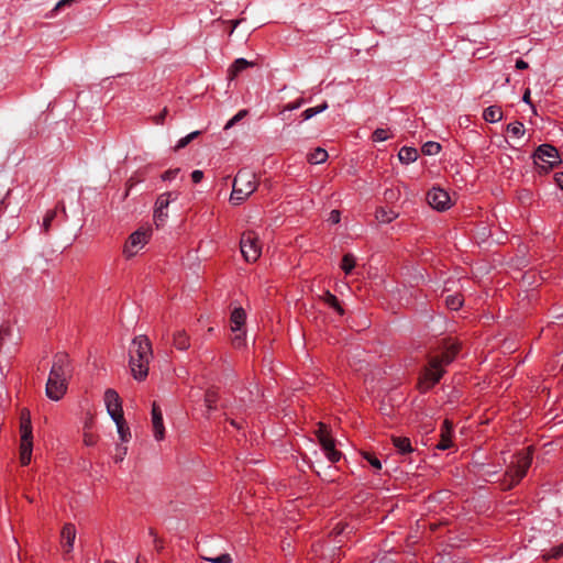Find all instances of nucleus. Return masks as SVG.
<instances>
[{
    "label": "nucleus",
    "mask_w": 563,
    "mask_h": 563,
    "mask_svg": "<svg viewBox=\"0 0 563 563\" xmlns=\"http://www.w3.org/2000/svg\"><path fill=\"white\" fill-rule=\"evenodd\" d=\"M461 350V344L456 340H449L445 350L441 355L430 358L428 367H426L422 377L419 380V388L426 393L438 384L444 374V367L451 364Z\"/></svg>",
    "instance_id": "nucleus-1"
},
{
    "label": "nucleus",
    "mask_w": 563,
    "mask_h": 563,
    "mask_svg": "<svg viewBox=\"0 0 563 563\" xmlns=\"http://www.w3.org/2000/svg\"><path fill=\"white\" fill-rule=\"evenodd\" d=\"M70 375L71 368L68 355L64 353L56 354L46 383V396L54 401L62 399L67 391Z\"/></svg>",
    "instance_id": "nucleus-2"
},
{
    "label": "nucleus",
    "mask_w": 563,
    "mask_h": 563,
    "mask_svg": "<svg viewBox=\"0 0 563 563\" xmlns=\"http://www.w3.org/2000/svg\"><path fill=\"white\" fill-rule=\"evenodd\" d=\"M129 365L136 380H144L148 374V365L153 357L152 344L146 335H137L132 340L129 350Z\"/></svg>",
    "instance_id": "nucleus-3"
},
{
    "label": "nucleus",
    "mask_w": 563,
    "mask_h": 563,
    "mask_svg": "<svg viewBox=\"0 0 563 563\" xmlns=\"http://www.w3.org/2000/svg\"><path fill=\"white\" fill-rule=\"evenodd\" d=\"M532 462L530 448L517 453L505 474V488L510 489L517 485L527 474Z\"/></svg>",
    "instance_id": "nucleus-4"
},
{
    "label": "nucleus",
    "mask_w": 563,
    "mask_h": 563,
    "mask_svg": "<svg viewBox=\"0 0 563 563\" xmlns=\"http://www.w3.org/2000/svg\"><path fill=\"white\" fill-rule=\"evenodd\" d=\"M20 461L23 466L31 462L33 451V429L30 410L23 408L20 413Z\"/></svg>",
    "instance_id": "nucleus-5"
},
{
    "label": "nucleus",
    "mask_w": 563,
    "mask_h": 563,
    "mask_svg": "<svg viewBox=\"0 0 563 563\" xmlns=\"http://www.w3.org/2000/svg\"><path fill=\"white\" fill-rule=\"evenodd\" d=\"M536 166L548 173L561 163L559 151L551 144H541L533 154Z\"/></svg>",
    "instance_id": "nucleus-6"
},
{
    "label": "nucleus",
    "mask_w": 563,
    "mask_h": 563,
    "mask_svg": "<svg viewBox=\"0 0 563 563\" xmlns=\"http://www.w3.org/2000/svg\"><path fill=\"white\" fill-rule=\"evenodd\" d=\"M314 433L329 462H339L342 453L335 449V440L331 437L328 426L319 422Z\"/></svg>",
    "instance_id": "nucleus-7"
},
{
    "label": "nucleus",
    "mask_w": 563,
    "mask_h": 563,
    "mask_svg": "<svg viewBox=\"0 0 563 563\" xmlns=\"http://www.w3.org/2000/svg\"><path fill=\"white\" fill-rule=\"evenodd\" d=\"M240 249L246 262H256L262 254V245L257 233L254 231L244 232L240 240Z\"/></svg>",
    "instance_id": "nucleus-8"
},
{
    "label": "nucleus",
    "mask_w": 563,
    "mask_h": 563,
    "mask_svg": "<svg viewBox=\"0 0 563 563\" xmlns=\"http://www.w3.org/2000/svg\"><path fill=\"white\" fill-rule=\"evenodd\" d=\"M151 230L139 229L134 231L128 239L123 247V254L126 258L135 256L150 241Z\"/></svg>",
    "instance_id": "nucleus-9"
},
{
    "label": "nucleus",
    "mask_w": 563,
    "mask_h": 563,
    "mask_svg": "<svg viewBox=\"0 0 563 563\" xmlns=\"http://www.w3.org/2000/svg\"><path fill=\"white\" fill-rule=\"evenodd\" d=\"M261 390L257 384L251 383L247 388L241 389L238 399H235V408L246 411L253 408L261 399Z\"/></svg>",
    "instance_id": "nucleus-10"
},
{
    "label": "nucleus",
    "mask_w": 563,
    "mask_h": 563,
    "mask_svg": "<svg viewBox=\"0 0 563 563\" xmlns=\"http://www.w3.org/2000/svg\"><path fill=\"white\" fill-rule=\"evenodd\" d=\"M178 196V192L167 191L157 197L154 209V222L157 228L166 222L168 218L167 208L172 201L177 200Z\"/></svg>",
    "instance_id": "nucleus-11"
},
{
    "label": "nucleus",
    "mask_w": 563,
    "mask_h": 563,
    "mask_svg": "<svg viewBox=\"0 0 563 563\" xmlns=\"http://www.w3.org/2000/svg\"><path fill=\"white\" fill-rule=\"evenodd\" d=\"M103 399L107 411L112 420L122 419L124 417L120 396L114 389L108 388L104 391Z\"/></svg>",
    "instance_id": "nucleus-12"
},
{
    "label": "nucleus",
    "mask_w": 563,
    "mask_h": 563,
    "mask_svg": "<svg viewBox=\"0 0 563 563\" xmlns=\"http://www.w3.org/2000/svg\"><path fill=\"white\" fill-rule=\"evenodd\" d=\"M428 203L438 211H445L451 207V198L449 194L441 189L433 187L427 194Z\"/></svg>",
    "instance_id": "nucleus-13"
},
{
    "label": "nucleus",
    "mask_w": 563,
    "mask_h": 563,
    "mask_svg": "<svg viewBox=\"0 0 563 563\" xmlns=\"http://www.w3.org/2000/svg\"><path fill=\"white\" fill-rule=\"evenodd\" d=\"M233 183L250 195H252L257 189L255 173L246 168L240 169L238 172Z\"/></svg>",
    "instance_id": "nucleus-14"
},
{
    "label": "nucleus",
    "mask_w": 563,
    "mask_h": 563,
    "mask_svg": "<svg viewBox=\"0 0 563 563\" xmlns=\"http://www.w3.org/2000/svg\"><path fill=\"white\" fill-rule=\"evenodd\" d=\"M152 426L154 438L157 441H162L165 437V427L163 422V413L159 406L156 402L152 405Z\"/></svg>",
    "instance_id": "nucleus-15"
},
{
    "label": "nucleus",
    "mask_w": 563,
    "mask_h": 563,
    "mask_svg": "<svg viewBox=\"0 0 563 563\" xmlns=\"http://www.w3.org/2000/svg\"><path fill=\"white\" fill-rule=\"evenodd\" d=\"M62 544L66 553L71 552L76 539V528L73 523H66L62 529Z\"/></svg>",
    "instance_id": "nucleus-16"
},
{
    "label": "nucleus",
    "mask_w": 563,
    "mask_h": 563,
    "mask_svg": "<svg viewBox=\"0 0 563 563\" xmlns=\"http://www.w3.org/2000/svg\"><path fill=\"white\" fill-rule=\"evenodd\" d=\"M452 432H453V426L445 420L443 422L442 429H441V440L437 444V449L439 450H448L452 445Z\"/></svg>",
    "instance_id": "nucleus-17"
},
{
    "label": "nucleus",
    "mask_w": 563,
    "mask_h": 563,
    "mask_svg": "<svg viewBox=\"0 0 563 563\" xmlns=\"http://www.w3.org/2000/svg\"><path fill=\"white\" fill-rule=\"evenodd\" d=\"M246 320V313L243 308H235L230 317L231 331L241 330L244 327Z\"/></svg>",
    "instance_id": "nucleus-18"
},
{
    "label": "nucleus",
    "mask_w": 563,
    "mask_h": 563,
    "mask_svg": "<svg viewBox=\"0 0 563 563\" xmlns=\"http://www.w3.org/2000/svg\"><path fill=\"white\" fill-rule=\"evenodd\" d=\"M394 446L397 449L398 453L407 454L413 451L410 439L406 437H393L391 439Z\"/></svg>",
    "instance_id": "nucleus-19"
},
{
    "label": "nucleus",
    "mask_w": 563,
    "mask_h": 563,
    "mask_svg": "<svg viewBox=\"0 0 563 563\" xmlns=\"http://www.w3.org/2000/svg\"><path fill=\"white\" fill-rule=\"evenodd\" d=\"M174 345L180 351H186L190 347V340L185 330H177L174 333Z\"/></svg>",
    "instance_id": "nucleus-20"
},
{
    "label": "nucleus",
    "mask_w": 563,
    "mask_h": 563,
    "mask_svg": "<svg viewBox=\"0 0 563 563\" xmlns=\"http://www.w3.org/2000/svg\"><path fill=\"white\" fill-rule=\"evenodd\" d=\"M483 119L489 123H496L503 119V111L500 107L490 106L483 112Z\"/></svg>",
    "instance_id": "nucleus-21"
},
{
    "label": "nucleus",
    "mask_w": 563,
    "mask_h": 563,
    "mask_svg": "<svg viewBox=\"0 0 563 563\" xmlns=\"http://www.w3.org/2000/svg\"><path fill=\"white\" fill-rule=\"evenodd\" d=\"M398 158L404 164L413 163L418 158V151L415 147L404 146L398 153Z\"/></svg>",
    "instance_id": "nucleus-22"
},
{
    "label": "nucleus",
    "mask_w": 563,
    "mask_h": 563,
    "mask_svg": "<svg viewBox=\"0 0 563 563\" xmlns=\"http://www.w3.org/2000/svg\"><path fill=\"white\" fill-rule=\"evenodd\" d=\"M251 195L246 191H244V189L240 188L239 186H236L234 183L232 185V192H231V196H230V201L238 206V205H241L243 201H245Z\"/></svg>",
    "instance_id": "nucleus-23"
},
{
    "label": "nucleus",
    "mask_w": 563,
    "mask_h": 563,
    "mask_svg": "<svg viewBox=\"0 0 563 563\" xmlns=\"http://www.w3.org/2000/svg\"><path fill=\"white\" fill-rule=\"evenodd\" d=\"M321 298L324 301V303H327L329 307L333 308L339 314L342 316L344 313V310L341 307L336 296L331 294L329 290L324 291V294L322 295Z\"/></svg>",
    "instance_id": "nucleus-24"
},
{
    "label": "nucleus",
    "mask_w": 563,
    "mask_h": 563,
    "mask_svg": "<svg viewBox=\"0 0 563 563\" xmlns=\"http://www.w3.org/2000/svg\"><path fill=\"white\" fill-rule=\"evenodd\" d=\"M117 426L119 438L122 442H128L131 439V432L125 423L124 417L122 419L113 420Z\"/></svg>",
    "instance_id": "nucleus-25"
},
{
    "label": "nucleus",
    "mask_w": 563,
    "mask_h": 563,
    "mask_svg": "<svg viewBox=\"0 0 563 563\" xmlns=\"http://www.w3.org/2000/svg\"><path fill=\"white\" fill-rule=\"evenodd\" d=\"M328 152L322 147H317L308 156V161L311 164H321L328 159Z\"/></svg>",
    "instance_id": "nucleus-26"
},
{
    "label": "nucleus",
    "mask_w": 563,
    "mask_h": 563,
    "mask_svg": "<svg viewBox=\"0 0 563 563\" xmlns=\"http://www.w3.org/2000/svg\"><path fill=\"white\" fill-rule=\"evenodd\" d=\"M375 217L382 223H390L398 217V214L393 210L379 208L376 210Z\"/></svg>",
    "instance_id": "nucleus-27"
},
{
    "label": "nucleus",
    "mask_w": 563,
    "mask_h": 563,
    "mask_svg": "<svg viewBox=\"0 0 563 563\" xmlns=\"http://www.w3.org/2000/svg\"><path fill=\"white\" fill-rule=\"evenodd\" d=\"M328 109V102H322L321 104L319 106H316V107H312V108H308L306 109L301 115H302V119L305 121L307 120H310L311 118H313L314 115L325 111Z\"/></svg>",
    "instance_id": "nucleus-28"
},
{
    "label": "nucleus",
    "mask_w": 563,
    "mask_h": 563,
    "mask_svg": "<svg viewBox=\"0 0 563 563\" xmlns=\"http://www.w3.org/2000/svg\"><path fill=\"white\" fill-rule=\"evenodd\" d=\"M507 133L514 137H521L525 134V126L521 122L515 121L507 125Z\"/></svg>",
    "instance_id": "nucleus-29"
},
{
    "label": "nucleus",
    "mask_w": 563,
    "mask_h": 563,
    "mask_svg": "<svg viewBox=\"0 0 563 563\" xmlns=\"http://www.w3.org/2000/svg\"><path fill=\"white\" fill-rule=\"evenodd\" d=\"M354 267H355V257L350 253L345 254L342 258L341 268L343 269V272L346 275H349L352 273Z\"/></svg>",
    "instance_id": "nucleus-30"
},
{
    "label": "nucleus",
    "mask_w": 563,
    "mask_h": 563,
    "mask_svg": "<svg viewBox=\"0 0 563 563\" xmlns=\"http://www.w3.org/2000/svg\"><path fill=\"white\" fill-rule=\"evenodd\" d=\"M445 303L451 310H459L463 306V298L460 295H450L445 299Z\"/></svg>",
    "instance_id": "nucleus-31"
},
{
    "label": "nucleus",
    "mask_w": 563,
    "mask_h": 563,
    "mask_svg": "<svg viewBox=\"0 0 563 563\" xmlns=\"http://www.w3.org/2000/svg\"><path fill=\"white\" fill-rule=\"evenodd\" d=\"M56 214H57V210L54 209V210H48L43 219V223H42V231L44 233H48L49 230H51V225H52V222L54 221V219L56 218Z\"/></svg>",
    "instance_id": "nucleus-32"
},
{
    "label": "nucleus",
    "mask_w": 563,
    "mask_h": 563,
    "mask_svg": "<svg viewBox=\"0 0 563 563\" xmlns=\"http://www.w3.org/2000/svg\"><path fill=\"white\" fill-rule=\"evenodd\" d=\"M253 66V63L246 60L245 58H238L231 66V71L236 75L241 73L242 70L246 69L247 67Z\"/></svg>",
    "instance_id": "nucleus-33"
},
{
    "label": "nucleus",
    "mask_w": 563,
    "mask_h": 563,
    "mask_svg": "<svg viewBox=\"0 0 563 563\" xmlns=\"http://www.w3.org/2000/svg\"><path fill=\"white\" fill-rule=\"evenodd\" d=\"M441 151V145L438 142L429 141L423 144L422 152L426 155H437Z\"/></svg>",
    "instance_id": "nucleus-34"
},
{
    "label": "nucleus",
    "mask_w": 563,
    "mask_h": 563,
    "mask_svg": "<svg viewBox=\"0 0 563 563\" xmlns=\"http://www.w3.org/2000/svg\"><path fill=\"white\" fill-rule=\"evenodd\" d=\"M233 336L231 339L234 347H242L245 344V331L244 329L232 331Z\"/></svg>",
    "instance_id": "nucleus-35"
},
{
    "label": "nucleus",
    "mask_w": 563,
    "mask_h": 563,
    "mask_svg": "<svg viewBox=\"0 0 563 563\" xmlns=\"http://www.w3.org/2000/svg\"><path fill=\"white\" fill-rule=\"evenodd\" d=\"M249 111L246 109L240 110L236 114H234L224 125V130H230L238 122L244 119L247 115Z\"/></svg>",
    "instance_id": "nucleus-36"
},
{
    "label": "nucleus",
    "mask_w": 563,
    "mask_h": 563,
    "mask_svg": "<svg viewBox=\"0 0 563 563\" xmlns=\"http://www.w3.org/2000/svg\"><path fill=\"white\" fill-rule=\"evenodd\" d=\"M200 558H201V560L210 562V563H232V558L229 553H223V554H220L214 558L205 556V555H201Z\"/></svg>",
    "instance_id": "nucleus-37"
},
{
    "label": "nucleus",
    "mask_w": 563,
    "mask_h": 563,
    "mask_svg": "<svg viewBox=\"0 0 563 563\" xmlns=\"http://www.w3.org/2000/svg\"><path fill=\"white\" fill-rule=\"evenodd\" d=\"M200 134V131H194L189 133L188 135L181 137L178 140L175 148L180 150L186 147L195 137H197Z\"/></svg>",
    "instance_id": "nucleus-38"
},
{
    "label": "nucleus",
    "mask_w": 563,
    "mask_h": 563,
    "mask_svg": "<svg viewBox=\"0 0 563 563\" xmlns=\"http://www.w3.org/2000/svg\"><path fill=\"white\" fill-rule=\"evenodd\" d=\"M390 135L388 134V130L378 128L372 134V140L374 142H384L388 140Z\"/></svg>",
    "instance_id": "nucleus-39"
},
{
    "label": "nucleus",
    "mask_w": 563,
    "mask_h": 563,
    "mask_svg": "<svg viewBox=\"0 0 563 563\" xmlns=\"http://www.w3.org/2000/svg\"><path fill=\"white\" fill-rule=\"evenodd\" d=\"M218 400L217 394L214 391H207L205 395V404L208 410H212L216 408V402Z\"/></svg>",
    "instance_id": "nucleus-40"
},
{
    "label": "nucleus",
    "mask_w": 563,
    "mask_h": 563,
    "mask_svg": "<svg viewBox=\"0 0 563 563\" xmlns=\"http://www.w3.org/2000/svg\"><path fill=\"white\" fill-rule=\"evenodd\" d=\"M363 456L375 470L379 471L382 468V463L375 455L365 452Z\"/></svg>",
    "instance_id": "nucleus-41"
},
{
    "label": "nucleus",
    "mask_w": 563,
    "mask_h": 563,
    "mask_svg": "<svg viewBox=\"0 0 563 563\" xmlns=\"http://www.w3.org/2000/svg\"><path fill=\"white\" fill-rule=\"evenodd\" d=\"M563 556V543L554 547L551 551L545 555L547 559H559Z\"/></svg>",
    "instance_id": "nucleus-42"
},
{
    "label": "nucleus",
    "mask_w": 563,
    "mask_h": 563,
    "mask_svg": "<svg viewBox=\"0 0 563 563\" xmlns=\"http://www.w3.org/2000/svg\"><path fill=\"white\" fill-rule=\"evenodd\" d=\"M128 453V448L126 446H117V453L114 455V462L115 463H121L125 455Z\"/></svg>",
    "instance_id": "nucleus-43"
},
{
    "label": "nucleus",
    "mask_w": 563,
    "mask_h": 563,
    "mask_svg": "<svg viewBox=\"0 0 563 563\" xmlns=\"http://www.w3.org/2000/svg\"><path fill=\"white\" fill-rule=\"evenodd\" d=\"M303 102H305V99L299 98L298 100L286 104L284 107L283 112L297 110V109H299L303 104Z\"/></svg>",
    "instance_id": "nucleus-44"
},
{
    "label": "nucleus",
    "mask_w": 563,
    "mask_h": 563,
    "mask_svg": "<svg viewBox=\"0 0 563 563\" xmlns=\"http://www.w3.org/2000/svg\"><path fill=\"white\" fill-rule=\"evenodd\" d=\"M179 170H180L179 168L168 169L162 175V179L172 181L177 177Z\"/></svg>",
    "instance_id": "nucleus-45"
},
{
    "label": "nucleus",
    "mask_w": 563,
    "mask_h": 563,
    "mask_svg": "<svg viewBox=\"0 0 563 563\" xmlns=\"http://www.w3.org/2000/svg\"><path fill=\"white\" fill-rule=\"evenodd\" d=\"M341 220V214L339 210H332L329 214L328 222L331 224H338Z\"/></svg>",
    "instance_id": "nucleus-46"
},
{
    "label": "nucleus",
    "mask_w": 563,
    "mask_h": 563,
    "mask_svg": "<svg viewBox=\"0 0 563 563\" xmlns=\"http://www.w3.org/2000/svg\"><path fill=\"white\" fill-rule=\"evenodd\" d=\"M84 443L87 446H93L97 443V438L92 433L86 432L84 434Z\"/></svg>",
    "instance_id": "nucleus-47"
},
{
    "label": "nucleus",
    "mask_w": 563,
    "mask_h": 563,
    "mask_svg": "<svg viewBox=\"0 0 563 563\" xmlns=\"http://www.w3.org/2000/svg\"><path fill=\"white\" fill-rule=\"evenodd\" d=\"M203 178V172L200 170V169H196L191 173V179L195 184H198L202 180Z\"/></svg>",
    "instance_id": "nucleus-48"
},
{
    "label": "nucleus",
    "mask_w": 563,
    "mask_h": 563,
    "mask_svg": "<svg viewBox=\"0 0 563 563\" xmlns=\"http://www.w3.org/2000/svg\"><path fill=\"white\" fill-rule=\"evenodd\" d=\"M349 525H342V523H338L334 528H333V533H335L336 536L339 534H342V533H345L346 532V529H349Z\"/></svg>",
    "instance_id": "nucleus-49"
},
{
    "label": "nucleus",
    "mask_w": 563,
    "mask_h": 563,
    "mask_svg": "<svg viewBox=\"0 0 563 563\" xmlns=\"http://www.w3.org/2000/svg\"><path fill=\"white\" fill-rule=\"evenodd\" d=\"M554 181L558 187L563 190V172L555 173Z\"/></svg>",
    "instance_id": "nucleus-50"
},
{
    "label": "nucleus",
    "mask_w": 563,
    "mask_h": 563,
    "mask_svg": "<svg viewBox=\"0 0 563 563\" xmlns=\"http://www.w3.org/2000/svg\"><path fill=\"white\" fill-rule=\"evenodd\" d=\"M167 114V109L165 108L156 118H155V123L156 124H162L165 120V117Z\"/></svg>",
    "instance_id": "nucleus-51"
},
{
    "label": "nucleus",
    "mask_w": 563,
    "mask_h": 563,
    "mask_svg": "<svg viewBox=\"0 0 563 563\" xmlns=\"http://www.w3.org/2000/svg\"><path fill=\"white\" fill-rule=\"evenodd\" d=\"M528 67H529L528 63L525 62L523 59H518L516 62V68L517 69L523 70V69H527Z\"/></svg>",
    "instance_id": "nucleus-52"
},
{
    "label": "nucleus",
    "mask_w": 563,
    "mask_h": 563,
    "mask_svg": "<svg viewBox=\"0 0 563 563\" xmlns=\"http://www.w3.org/2000/svg\"><path fill=\"white\" fill-rule=\"evenodd\" d=\"M522 101L525 103H528V104H531V99H530V89H526V91L523 92V96H522Z\"/></svg>",
    "instance_id": "nucleus-53"
},
{
    "label": "nucleus",
    "mask_w": 563,
    "mask_h": 563,
    "mask_svg": "<svg viewBox=\"0 0 563 563\" xmlns=\"http://www.w3.org/2000/svg\"><path fill=\"white\" fill-rule=\"evenodd\" d=\"M479 472H481V474H482V475H493V474H496V473H497V471H490V470H488L485 465H483V466L481 467V471H479Z\"/></svg>",
    "instance_id": "nucleus-54"
},
{
    "label": "nucleus",
    "mask_w": 563,
    "mask_h": 563,
    "mask_svg": "<svg viewBox=\"0 0 563 563\" xmlns=\"http://www.w3.org/2000/svg\"><path fill=\"white\" fill-rule=\"evenodd\" d=\"M230 423H231V426H233L234 428H238V429H240V428H241V424H240L236 420H234V419H231V420H230Z\"/></svg>",
    "instance_id": "nucleus-55"
},
{
    "label": "nucleus",
    "mask_w": 563,
    "mask_h": 563,
    "mask_svg": "<svg viewBox=\"0 0 563 563\" xmlns=\"http://www.w3.org/2000/svg\"><path fill=\"white\" fill-rule=\"evenodd\" d=\"M57 208H60V209H62V211L64 212V214L66 216V209H65V206H64V203H63V202H59V203H58V206H57Z\"/></svg>",
    "instance_id": "nucleus-56"
},
{
    "label": "nucleus",
    "mask_w": 563,
    "mask_h": 563,
    "mask_svg": "<svg viewBox=\"0 0 563 563\" xmlns=\"http://www.w3.org/2000/svg\"><path fill=\"white\" fill-rule=\"evenodd\" d=\"M239 23H240V21H239V20L234 21V23H233V29H235V27L238 26V24H239Z\"/></svg>",
    "instance_id": "nucleus-57"
},
{
    "label": "nucleus",
    "mask_w": 563,
    "mask_h": 563,
    "mask_svg": "<svg viewBox=\"0 0 563 563\" xmlns=\"http://www.w3.org/2000/svg\"><path fill=\"white\" fill-rule=\"evenodd\" d=\"M136 563H141V559L140 558L136 559Z\"/></svg>",
    "instance_id": "nucleus-58"
},
{
    "label": "nucleus",
    "mask_w": 563,
    "mask_h": 563,
    "mask_svg": "<svg viewBox=\"0 0 563 563\" xmlns=\"http://www.w3.org/2000/svg\"><path fill=\"white\" fill-rule=\"evenodd\" d=\"M561 369L563 371V363H562Z\"/></svg>",
    "instance_id": "nucleus-59"
}]
</instances>
